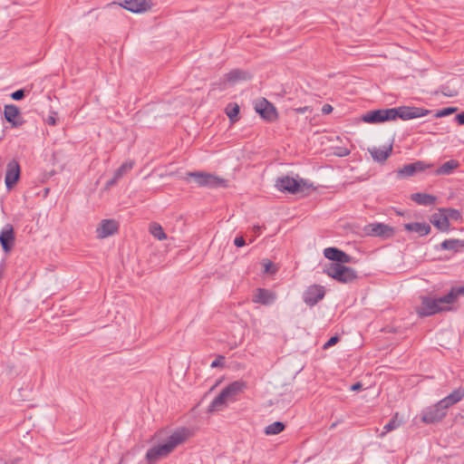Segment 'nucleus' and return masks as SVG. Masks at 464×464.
<instances>
[{
  "label": "nucleus",
  "instance_id": "nucleus-5",
  "mask_svg": "<svg viewBox=\"0 0 464 464\" xmlns=\"http://www.w3.org/2000/svg\"><path fill=\"white\" fill-rule=\"evenodd\" d=\"M324 272L342 284H351L358 278L356 270L344 266V264L330 263L325 266Z\"/></svg>",
  "mask_w": 464,
  "mask_h": 464
},
{
  "label": "nucleus",
  "instance_id": "nucleus-34",
  "mask_svg": "<svg viewBox=\"0 0 464 464\" xmlns=\"http://www.w3.org/2000/svg\"><path fill=\"white\" fill-rule=\"evenodd\" d=\"M263 266V273L267 275H274L277 271L276 266L269 259L265 258L261 261Z\"/></svg>",
  "mask_w": 464,
  "mask_h": 464
},
{
  "label": "nucleus",
  "instance_id": "nucleus-32",
  "mask_svg": "<svg viewBox=\"0 0 464 464\" xmlns=\"http://www.w3.org/2000/svg\"><path fill=\"white\" fill-rule=\"evenodd\" d=\"M226 113L231 121H237L239 106L237 103H229L226 108Z\"/></svg>",
  "mask_w": 464,
  "mask_h": 464
},
{
  "label": "nucleus",
  "instance_id": "nucleus-22",
  "mask_svg": "<svg viewBox=\"0 0 464 464\" xmlns=\"http://www.w3.org/2000/svg\"><path fill=\"white\" fill-rule=\"evenodd\" d=\"M407 231L417 233L419 236H426L430 232V226L425 222H413L404 225Z\"/></svg>",
  "mask_w": 464,
  "mask_h": 464
},
{
  "label": "nucleus",
  "instance_id": "nucleus-38",
  "mask_svg": "<svg viewBox=\"0 0 464 464\" xmlns=\"http://www.w3.org/2000/svg\"><path fill=\"white\" fill-rule=\"evenodd\" d=\"M224 362H225V357L222 356V355H218L217 357L216 360H214L212 362H211V368H217V367H219V366H223L224 365Z\"/></svg>",
  "mask_w": 464,
  "mask_h": 464
},
{
  "label": "nucleus",
  "instance_id": "nucleus-44",
  "mask_svg": "<svg viewBox=\"0 0 464 464\" xmlns=\"http://www.w3.org/2000/svg\"><path fill=\"white\" fill-rule=\"evenodd\" d=\"M455 120L459 125H464V112L457 114Z\"/></svg>",
  "mask_w": 464,
  "mask_h": 464
},
{
  "label": "nucleus",
  "instance_id": "nucleus-42",
  "mask_svg": "<svg viewBox=\"0 0 464 464\" xmlns=\"http://www.w3.org/2000/svg\"><path fill=\"white\" fill-rule=\"evenodd\" d=\"M118 181H119V179H116V176L113 175V177L106 182V188H110L113 187L114 185H116L118 183Z\"/></svg>",
  "mask_w": 464,
  "mask_h": 464
},
{
  "label": "nucleus",
  "instance_id": "nucleus-24",
  "mask_svg": "<svg viewBox=\"0 0 464 464\" xmlns=\"http://www.w3.org/2000/svg\"><path fill=\"white\" fill-rule=\"evenodd\" d=\"M459 167V162L456 160H450L443 163L440 168L435 170V174L440 175H450L456 169Z\"/></svg>",
  "mask_w": 464,
  "mask_h": 464
},
{
  "label": "nucleus",
  "instance_id": "nucleus-19",
  "mask_svg": "<svg viewBox=\"0 0 464 464\" xmlns=\"http://www.w3.org/2000/svg\"><path fill=\"white\" fill-rule=\"evenodd\" d=\"M121 5L132 13H142L150 8V0H124Z\"/></svg>",
  "mask_w": 464,
  "mask_h": 464
},
{
  "label": "nucleus",
  "instance_id": "nucleus-16",
  "mask_svg": "<svg viewBox=\"0 0 464 464\" xmlns=\"http://www.w3.org/2000/svg\"><path fill=\"white\" fill-rule=\"evenodd\" d=\"M324 256L338 264L351 263L353 257L336 247H327L324 250Z\"/></svg>",
  "mask_w": 464,
  "mask_h": 464
},
{
  "label": "nucleus",
  "instance_id": "nucleus-35",
  "mask_svg": "<svg viewBox=\"0 0 464 464\" xmlns=\"http://www.w3.org/2000/svg\"><path fill=\"white\" fill-rule=\"evenodd\" d=\"M445 216L447 217L448 221L450 219L453 220H460L462 216L459 210L455 208H441Z\"/></svg>",
  "mask_w": 464,
  "mask_h": 464
},
{
  "label": "nucleus",
  "instance_id": "nucleus-8",
  "mask_svg": "<svg viewBox=\"0 0 464 464\" xmlns=\"http://www.w3.org/2000/svg\"><path fill=\"white\" fill-rule=\"evenodd\" d=\"M325 295V289L323 285H309L303 293L304 302L309 305L314 306L321 301Z\"/></svg>",
  "mask_w": 464,
  "mask_h": 464
},
{
  "label": "nucleus",
  "instance_id": "nucleus-6",
  "mask_svg": "<svg viewBox=\"0 0 464 464\" xmlns=\"http://www.w3.org/2000/svg\"><path fill=\"white\" fill-rule=\"evenodd\" d=\"M188 178L194 179L196 184L198 187H205L208 188L228 187L227 179H225L212 173H208L204 171H190L187 173L186 179H188Z\"/></svg>",
  "mask_w": 464,
  "mask_h": 464
},
{
  "label": "nucleus",
  "instance_id": "nucleus-18",
  "mask_svg": "<svg viewBox=\"0 0 464 464\" xmlns=\"http://www.w3.org/2000/svg\"><path fill=\"white\" fill-rule=\"evenodd\" d=\"M252 300L254 303L268 305L275 302L276 295L268 289L257 288Z\"/></svg>",
  "mask_w": 464,
  "mask_h": 464
},
{
  "label": "nucleus",
  "instance_id": "nucleus-29",
  "mask_svg": "<svg viewBox=\"0 0 464 464\" xmlns=\"http://www.w3.org/2000/svg\"><path fill=\"white\" fill-rule=\"evenodd\" d=\"M397 418H398V413H395V415L389 420V422L384 425L383 430L380 434V437L382 438L388 432L392 431L400 427L401 422L397 420Z\"/></svg>",
  "mask_w": 464,
  "mask_h": 464
},
{
  "label": "nucleus",
  "instance_id": "nucleus-36",
  "mask_svg": "<svg viewBox=\"0 0 464 464\" xmlns=\"http://www.w3.org/2000/svg\"><path fill=\"white\" fill-rule=\"evenodd\" d=\"M456 111V108H452V107H448V108H444L443 110L441 111H439L437 113H436V117H444V116H448L451 113H453L454 111Z\"/></svg>",
  "mask_w": 464,
  "mask_h": 464
},
{
  "label": "nucleus",
  "instance_id": "nucleus-26",
  "mask_svg": "<svg viewBox=\"0 0 464 464\" xmlns=\"http://www.w3.org/2000/svg\"><path fill=\"white\" fill-rule=\"evenodd\" d=\"M464 247V240L460 239H446L440 244L443 250H450L454 252L459 251Z\"/></svg>",
  "mask_w": 464,
  "mask_h": 464
},
{
  "label": "nucleus",
  "instance_id": "nucleus-12",
  "mask_svg": "<svg viewBox=\"0 0 464 464\" xmlns=\"http://www.w3.org/2000/svg\"><path fill=\"white\" fill-rule=\"evenodd\" d=\"M20 165L17 160H12L6 165V171L5 177V183L7 189H11L14 187L20 179Z\"/></svg>",
  "mask_w": 464,
  "mask_h": 464
},
{
  "label": "nucleus",
  "instance_id": "nucleus-2",
  "mask_svg": "<svg viewBox=\"0 0 464 464\" xmlns=\"http://www.w3.org/2000/svg\"><path fill=\"white\" fill-rule=\"evenodd\" d=\"M460 295H464V287H453L450 293L438 298L420 295V304L416 307V313L419 316L425 317L449 311L450 308L448 305L453 304Z\"/></svg>",
  "mask_w": 464,
  "mask_h": 464
},
{
  "label": "nucleus",
  "instance_id": "nucleus-48",
  "mask_svg": "<svg viewBox=\"0 0 464 464\" xmlns=\"http://www.w3.org/2000/svg\"><path fill=\"white\" fill-rule=\"evenodd\" d=\"M164 432H165V430H160V431L156 432L154 437H155V438H161V436H162V434H163Z\"/></svg>",
  "mask_w": 464,
  "mask_h": 464
},
{
  "label": "nucleus",
  "instance_id": "nucleus-20",
  "mask_svg": "<svg viewBox=\"0 0 464 464\" xmlns=\"http://www.w3.org/2000/svg\"><path fill=\"white\" fill-rule=\"evenodd\" d=\"M372 159L377 162H384L392 152V146L377 148L373 147L368 150Z\"/></svg>",
  "mask_w": 464,
  "mask_h": 464
},
{
  "label": "nucleus",
  "instance_id": "nucleus-46",
  "mask_svg": "<svg viewBox=\"0 0 464 464\" xmlns=\"http://www.w3.org/2000/svg\"><path fill=\"white\" fill-rule=\"evenodd\" d=\"M47 122L48 124L50 125H55L56 121H55V118L53 117H49L48 120H47Z\"/></svg>",
  "mask_w": 464,
  "mask_h": 464
},
{
  "label": "nucleus",
  "instance_id": "nucleus-21",
  "mask_svg": "<svg viewBox=\"0 0 464 464\" xmlns=\"http://www.w3.org/2000/svg\"><path fill=\"white\" fill-rule=\"evenodd\" d=\"M430 222L440 231H447L450 227V221H448L442 209L431 216Z\"/></svg>",
  "mask_w": 464,
  "mask_h": 464
},
{
  "label": "nucleus",
  "instance_id": "nucleus-13",
  "mask_svg": "<svg viewBox=\"0 0 464 464\" xmlns=\"http://www.w3.org/2000/svg\"><path fill=\"white\" fill-rule=\"evenodd\" d=\"M315 188L313 183L306 179L292 178V195H300V197H306L314 191Z\"/></svg>",
  "mask_w": 464,
  "mask_h": 464
},
{
  "label": "nucleus",
  "instance_id": "nucleus-17",
  "mask_svg": "<svg viewBox=\"0 0 464 464\" xmlns=\"http://www.w3.org/2000/svg\"><path fill=\"white\" fill-rule=\"evenodd\" d=\"M366 232L370 236L389 237L394 233L392 227L382 223H372L366 227Z\"/></svg>",
  "mask_w": 464,
  "mask_h": 464
},
{
  "label": "nucleus",
  "instance_id": "nucleus-47",
  "mask_svg": "<svg viewBox=\"0 0 464 464\" xmlns=\"http://www.w3.org/2000/svg\"><path fill=\"white\" fill-rule=\"evenodd\" d=\"M307 110H308V107L297 108V109H295V111L298 113H304Z\"/></svg>",
  "mask_w": 464,
  "mask_h": 464
},
{
  "label": "nucleus",
  "instance_id": "nucleus-3",
  "mask_svg": "<svg viewBox=\"0 0 464 464\" xmlns=\"http://www.w3.org/2000/svg\"><path fill=\"white\" fill-rule=\"evenodd\" d=\"M464 398V389L459 388L437 403L426 407L421 411V421L425 424H433L441 421L448 413V409Z\"/></svg>",
  "mask_w": 464,
  "mask_h": 464
},
{
  "label": "nucleus",
  "instance_id": "nucleus-28",
  "mask_svg": "<svg viewBox=\"0 0 464 464\" xmlns=\"http://www.w3.org/2000/svg\"><path fill=\"white\" fill-rule=\"evenodd\" d=\"M285 429V424L282 421H275L265 428V434L267 436L276 435Z\"/></svg>",
  "mask_w": 464,
  "mask_h": 464
},
{
  "label": "nucleus",
  "instance_id": "nucleus-1",
  "mask_svg": "<svg viewBox=\"0 0 464 464\" xmlns=\"http://www.w3.org/2000/svg\"><path fill=\"white\" fill-rule=\"evenodd\" d=\"M192 435V430L188 427H179L173 430L163 443L154 445L147 450L146 460L149 464H156L159 460L171 454L176 448L183 445Z\"/></svg>",
  "mask_w": 464,
  "mask_h": 464
},
{
  "label": "nucleus",
  "instance_id": "nucleus-39",
  "mask_svg": "<svg viewBox=\"0 0 464 464\" xmlns=\"http://www.w3.org/2000/svg\"><path fill=\"white\" fill-rule=\"evenodd\" d=\"M350 152H351L350 150L343 148V147H339V148H336L334 154L338 157H346L350 154Z\"/></svg>",
  "mask_w": 464,
  "mask_h": 464
},
{
  "label": "nucleus",
  "instance_id": "nucleus-15",
  "mask_svg": "<svg viewBox=\"0 0 464 464\" xmlns=\"http://www.w3.org/2000/svg\"><path fill=\"white\" fill-rule=\"evenodd\" d=\"M119 224L114 219H103L96 228L98 238H105L118 232Z\"/></svg>",
  "mask_w": 464,
  "mask_h": 464
},
{
  "label": "nucleus",
  "instance_id": "nucleus-10",
  "mask_svg": "<svg viewBox=\"0 0 464 464\" xmlns=\"http://www.w3.org/2000/svg\"><path fill=\"white\" fill-rule=\"evenodd\" d=\"M394 112L391 109H380L370 111L362 115V119L364 122L379 123L386 121H392Z\"/></svg>",
  "mask_w": 464,
  "mask_h": 464
},
{
  "label": "nucleus",
  "instance_id": "nucleus-49",
  "mask_svg": "<svg viewBox=\"0 0 464 464\" xmlns=\"http://www.w3.org/2000/svg\"><path fill=\"white\" fill-rule=\"evenodd\" d=\"M260 230H261V227H259V226L254 227V231L256 234H259Z\"/></svg>",
  "mask_w": 464,
  "mask_h": 464
},
{
  "label": "nucleus",
  "instance_id": "nucleus-45",
  "mask_svg": "<svg viewBox=\"0 0 464 464\" xmlns=\"http://www.w3.org/2000/svg\"><path fill=\"white\" fill-rule=\"evenodd\" d=\"M362 384L361 382H355L351 386V390L353 392H357L362 390Z\"/></svg>",
  "mask_w": 464,
  "mask_h": 464
},
{
  "label": "nucleus",
  "instance_id": "nucleus-7",
  "mask_svg": "<svg viewBox=\"0 0 464 464\" xmlns=\"http://www.w3.org/2000/svg\"><path fill=\"white\" fill-rule=\"evenodd\" d=\"M392 111L394 112L392 120L400 118L402 121L424 117L428 115L430 112V111L427 109L411 106H401L397 108H392Z\"/></svg>",
  "mask_w": 464,
  "mask_h": 464
},
{
  "label": "nucleus",
  "instance_id": "nucleus-4",
  "mask_svg": "<svg viewBox=\"0 0 464 464\" xmlns=\"http://www.w3.org/2000/svg\"><path fill=\"white\" fill-rule=\"evenodd\" d=\"M247 388L243 380L232 382L226 386L208 406L209 411H220L227 408L228 403L236 402Z\"/></svg>",
  "mask_w": 464,
  "mask_h": 464
},
{
  "label": "nucleus",
  "instance_id": "nucleus-43",
  "mask_svg": "<svg viewBox=\"0 0 464 464\" xmlns=\"http://www.w3.org/2000/svg\"><path fill=\"white\" fill-rule=\"evenodd\" d=\"M333 111V106L326 103V104H324L323 107H322V113L323 114H329Z\"/></svg>",
  "mask_w": 464,
  "mask_h": 464
},
{
  "label": "nucleus",
  "instance_id": "nucleus-41",
  "mask_svg": "<svg viewBox=\"0 0 464 464\" xmlns=\"http://www.w3.org/2000/svg\"><path fill=\"white\" fill-rule=\"evenodd\" d=\"M234 244L237 247H242V246H244L246 245V241H245L243 237H237L234 239Z\"/></svg>",
  "mask_w": 464,
  "mask_h": 464
},
{
  "label": "nucleus",
  "instance_id": "nucleus-23",
  "mask_svg": "<svg viewBox=\"0 0 464 464\" xmlns=\"http://www.w3.org/2000/svg\"><path fill=\"white\" fill-rule=\"evenodd\" d=\"M5 119L6 121L13 124V126H18L19 123L16 121V118L20 114L18 107L14 104H8L4 109Z\"/></svg>",
  "mask_w": 464,
  "mask_h": 464
},
{
  "label": "nucleus",
  "instance_id": "nucleus-27",
  "mask_svg": "<svg viewBox=\"0 0 464 464\" xmlns=\"http://www.w3.org/2000/svg\"><path fill=\"white\" fill-rule=\"evenodd\" d=\"M247 73L241 70H232L225 75V80L230 83H235L240 80H246Z\"/></svg>",
  "mask_w": 464,
  "mask_h": 464
},
{
  "label": "nucleus",
  "instance_id": "nucleus-14",
  "mask_svg": "<svg viewBox=\"0 0 464 464\" xmlns=\"http://www.w3.org/2000/svg\"><path fill=\"white\" fill-rule=\"evenodd\" d=\"M15 241L14 227L6 224L0 232V244L5 253H9Z\"/></svg>",
  "mask_w": 464,
  "mask_h": 464
},
{
  "label": "nucleus",
  "instance_id": "nucleus-37",
  "mask_svg": "<svg viewBox=\"0 0 464 464\" xmlns=\"http://www.w3.org/2000/svg\"><path fill=\"white\" fill-rule=\"evenodd\" d=\"M339 342V337L337 335L332 336L324 345L323 349L326 350L334 345H335Z\"/></svg>",
  "mask_w": 464,
  "mask_h": 464
},
{
  "label": "nucleus",
  "instance_id": "nucleus-33",
  "mask_svg": "<svg viewBox=\"0 0 464 464\" xmlns=\"http://www.w3.org/2000/svg\"><path fill=\"white\" fill-rule=\"evenodd\" d=\"M276 187L280 191L290 192V177L288 175L278 178L276 183Z\"/></svg>",
  "mask_w": 464,
  "mask_h": 464
},
{
  "label": "nucleus",
  "instance_id": "nucleus-30",
  "mask_svg": "<svg viewBox=\"0 0 464 464\" xmlns=\"http://www.w3.org/2000/svg\"><path fill=\"white\" fill-rule=\"evenodd\" d=\"M134 166V161L129 160L121 164V166L117 169L114 172L116 179H121L124 175H126L129 171L132 169Z\"/></svg>",
  "mask_w": 464,
  "mask_h": 464
},
{
  "label": "nucleus",
  "instance_id": "nucleus-25",
  "mask_svg": "<svg viewBox=\"0 0 464 464\" xmlns=\"http://www.w3.org/2000/svg\"><path fill=\"white\" fill-rule=\"evenodd\" d=\"M411 199L419 205L430 206L436 201V198L432 195L425 193H414L411 195Z\"/></svg>",
  "mask_w": 464,
  "mask_h": 464
},
{
  "label": "nucleus",
  "instance_id": "nucleus-11",
  "mask_svg": "<svg viewBox=\"0 0 464 464\" xmlns=\"http://www.w3.org/2000/svg\"><path fill=\"white\" fill-rule=\"evenodd\" d=\"M255 111L265 120L273 121L276 118V111L274 105L266 99H258L254 103Z\"/></svg>",
  "mask_w": 464,
  "mask_h": 464
},
{
  "label": "nucleus",
  "instance_id": "nucleus-9",
  "mask_svg": "<svg viewBox=\"0 0 464 464\" xmlns=\"http://www.w3.org/2000/svg\"><path fill=\"white\" fill-rule=\"evenodd\" d=\"M434 167L433 163H427L423 160H417L415 162L405 164L398 170V176L408 178L415 175L416 173L422 172L428 169Z\"/></svg>",
  "mask_w": 464,
  "mask_h": 464
},
{
  "label": "nucleus",
  "instance_id": "nucleus-40",
  "mask_svg": "<svg viewBox=\"0 0 464 464\" xmlns=\"http://www.w3.org/2000/svg\"><path fill=\"white\" fill-rule=\"evenodd\" d=\"M24 97V90L23 89H20V90H17L15 92H14L12 94H11V98L14 101H20L22 100L23 98Z\"/></svg>",
  "mask_w": 464,
  "mask_h": 464
},
{
  "label": "nucleus",
  "instance_id": "nucleus-31",
  "mask_svg": "<svg viewBox=\"0 0 464 464\" xmlns=\"http://www.w3.org/2000/svg\"><path fill=\"white\" fill-rule=\"evenodd\" d=\"M150 231L151 235L159 240H164L167 238V236L163 231L162 227L158 223H152L150 227Z\"/></svg>",
  "mask_w": 464,
  "mask_h": 464
}]
</instances>
